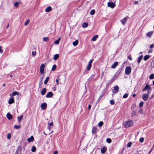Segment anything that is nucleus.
<instances>
[{"mask_svg": "<svg viewBox=\"0 0 154 154\" xmlns=\"http://www.w3.org/2000/svg\"><path fill=\"white\" fill-rule=\"evenodd\" d=\"M116 1L114 0H109V2L107 3L108 6L112 8H113L115 6V3Z\"/></svg>", "mask_w": 154, "mask_h": 154, "instance_id": "f257e3e1", "label": "nucleus"}, {"mask_svg": "<svg viewBox=\"0 0 154 154\" xmlns=\"http://www.w3.org/2000/svg\"><path fill=\"white\" fill-rule=\"evenodd\" d=\"M124 125L125 127L128 128L132 126L133 125V122L132 121H128L125 122Z\"/></svg>", "mask_w": 154, "mask_h": 154, "instance_id": "f03ea898", "label": "nucleus"}, {"mask_svg": "<svg viewBox=\"0 0 154 154\" xmlns=\"http://www.w3.org/2000/svg\"><path fill=\"white\" fill-rule=\"evenodd\" d=\"M119 88L118 85H116L113 87L112 90V92L113 94L118 93L119 91Z\"/></svg>", "mask_w": 154, "mask_h": 154, "instance_id": "7ed1b4c3", "label": "nucleus"}, {"mask_svg": "<svg viewBox=\"0 0 154 154\" xmlns=\"http://www.w3.org/2000/svg\"><path fill=\"white\" fill-rule=\"evenodd\" d=\"M131 68L130 66H127L125 69V73L127 75L129 74L131 71Z\"/></svg>", "mask_w": 154, "mask_h": 154, "instance_id": "20e7f679", "label": "nucleus"}, {"mask_svg": "<svg viewBox=\"0 0 154 154\" xmlns=\"http://www.w3.org/2000/svg\"><path fill=\"white\" fill-rule=\"evenodd\" d=\"M93 61V60H91L88 63V64L87 67V70L89 71L91 66V63Z\"/></svg>", "mask_w": 154, "mask_h": 154, "instance_id": "39448f33", "label": "nucleus"}, {"mask_svg": "<svg viewBox=\"0 0 154 154\" xmlns=\"http://www.w3.org/2000/svg\"><path fill=\"white\" fill-rule=\"evenodd\" d=\"M41 107L42 109L43 110H45L47 108V104L45 103H43L41 104Z\"/></svg>", "mask_w": 154, "mask_h": 154, "instance_id": "423d86ee", "label": "nucleus"}, {"mask_svg": "<svg viewBox=\"0 0 154 154\" xmlns=\"http://www.w3.org/2000/svg\"><path fill=\"white\" fill-rule=\"evenodd\" d=\"M45 65L44 64H42L40 67V72L41 73H44Z\"/></svg>", "mask_w": 154, "mask_h": 154, "instance_id": "0eeeda50", "label": "nucleus"}, {"mask_svg": "<svg viewBox=\"0 0 154 154\" xmlns=\"http://www.w3.org/2000/svg\"><path fill=\"white\" fill-rule=\"evenodd\" d=\"M150 87L149 85L147 84H146L144 88L143 89L142 91L143 92L147 89H150Z\"/></svg>", "mask_w": 154, "mask_h": 154, "instance_id": "6e6552de", "label": "nucleus"}, {"mask_svg": "<svg viewBox=\"0 0 154 154\" xmlns=\"http://www.w3.org/2000/svg\"><path fill=\"white\" fill-rule=\"evenodd\" d=\"M148 94H143L142 96V98L144 101H146L148 99Z\"/></svg>", "mask_w": 154, "mask_h": 154, "instance_id": "1a4fd4ad", "label": "nucleus"}, {"mask_svg": "<svg viewBox=\"0 0 154 154\" xmlns=\"http://www.w3.org/2000/svg\"><path fill=\"white\" fill-rule=\"evenodd\" d=\"M127 20V17H125L122 20H121V23L123 25H124Z\"/></svg>", "mask_w": 154, "mask_h": 154, "instance_id": "9d476101", "label": "nucleus"}, {"mask_svg": "<svg viewBox=\"0 0 154 154\" xmlns=\"http://www.w3.org/2000/svg\"><path fill=\"white\" fill-rule=\"evenodd\" d=\"M53 94L51 92H49L46 95V97L47 98H49L52 97L53 96Z\"/></svg>", "mask_w": 154, "mask_h": 154, "instance_id": "9b49d317", "label": "nucleus"}, {"mask_svg": "<svg viewBox=\"0 0 154 154\" xmlns=\"http://www.w3.org/2000/svg\"><path fill=\"white\" fill-rule=\"evenodd\" d=\"M6 116L9 120L12 119L13 117L12 116L10 113H7Z\"/></svg>", "mask_w": 154, "mask_h": 154, "instance_id": "f8f14e48", "label": "nucleus"}, {"mask_svg": "<svg viewBox=\"0 0 154 154\" xmlns=\"http://www.w3.org/2000/svg\"><path fill=\"white\" fill-rule=\"evenodd\" d=\"M118 65V62H116L112 65L111 68L112 69L115 68Z\"/></svg>", "mask_w": 154, "mask_h": 154, "instance_id": "ddd939ff", "label": "nucleus"}, {"mask_svg": "<svg viewBox=\"0 0 154 154\" xmlns=\"http://www.w3.org/2000/svg\"><path fill=\"white\" fill-rule=\"evenodd\" d=\"M34 140V138L33 136H31V137L28 138L27 139V141L29 142H31L33 141Z\"/></svg>", "mask_w": 154, "mask_h": 154, "instance_id": "4468645a", "label": "nucleus"}, {"mask_svg": "<svg viewBox=\"0 0 154 154\" xmlns=\"http://www.w3.org/2000/svg\"><path fill=\"white\" fill-rule=\"evenodd\" d=\"M106 146H104L101 150V152L102 153H104L106 150Z\"/></svg>", "mask_w": 154, "mask_h": 154, "instance_id": "2eb2a0df", "label": "nucleus"}, {"mask_svg": "<svg viewBox=\"0 0 154 154\" xmlns=\"http://www.w3.org/2000/svg\"><path fill=\"white\" fill-rule=\"evenodd\" d=\"M52 8L51 6L47 7L45 10V11L47 12H49L51 11Z\"/></svg>", "mask_w": 154, "mask_h": 154, "instance_id": "dca6fc26", "label": "nucleus"}, {"mask_svg": "<svg viewBox=\"0 0 154 154\" xmlns=\"http://www.w3.org/2000/svg\"><path fill=\"white\" fill-rule=\"evenodd\" d=\"M46 91V89L45 88H44L41 91V94L42 95H44L45 94Z\"/></svg>", "mask_w": 154, "mask_h": 154, "instance_id": "f3484780", "label": "nucleus"}, {"mask_svg": "<svg viewBox=\"0 0 154 154\" xmlns=\"http://www.w3.org/2000/svg\"><path fill=\"white\" fill-rule=\"evenodd\" d=\"M88 23L86 22H85L83 23L82 24V27L84 28H85L88 27Z\"/></svg>", "mask_w": 154, "mask_h": 154, "instance_id": "a211bd4d", "label": "nucleus"}, {"mask_svg": "<svg viewBox=\"0 0 154 154\" xmlns=\"http://www.w3.org/2000/svg\"><path fill=\"white\" fill-rule=\"evenodd\" d=\"M14 102V100L13 98L10 99L8 101V103L9 104H11Z\"/></svg>", "mask_w": 154, "mask_h": 154, "instance_id": "6ab92c4d", "label": "nucleus"}, {"mask_svg": "<svg viewBox=\"0 0 154 154\" xmlns=\"http://www.w3.org/2000/svg\"><path fill=\"white\" fill-rule=\"evenodd\" d=\"M59 55L58 54H56L54 55L53 57V59L54 60H57L59 58Z\"/></svg>", "mask_w": 154, "mask_h": 154, "instance_id": "aec40b11", "label": "nucleus"}, {"mask_svg": "<svg viewBox=\"0 0 154 154\" xmlns=\"http://www.w3.org/2000/svg\"><path fill=\"white\" fill-rule=\"evenodd\" d=\"M60 39L61 38L60 37H59L57 40L55 41L54 43L56 44H58L60 42Z\"/></svg>", "mask_w": 154, "mask_h": 154, "instance_id": "412c9836", "label": "nucleus"}, {"mask_svg": "<svg viewBox=\"0 0 154 154\" xmlns=\"http://www.w3.org/2000/svg\"><path fill=\"white\" fill-rule=\"evenodd\" d=\"M79 41L78 40H76L75 41L73 42L72 43V45L74 46H76L78 44Z\"/></svg>", "mask_w": 154, "mask_h": 154, "instance_id": "4be33fe9", "label": "nucleus"}, {"mask_svg": "<svg viewBox=\"0 0 154 154\" xmlns=\"http://www.w3.org/2000/svg\"><path fill=\"white\" fill-rule=\"evenodd\" d=\"M143 55H141L138 58V60H137V62L138 64L140 63V62L142 58H143Z\"/></svg>", "mask_w": 154, "mask_h": 154, "instance_id": "5701e85b", "label": "nucleus"}, {"mask_svg": "<svg viewBox=\"0 0 154 154\" xmlns=\"http://www.w3.org/2000/svg\"><path fill=\"white\" fill-rule=\"evenodd\" d=\"M98 35H95L94 37H93V38H92L91 41H95L96 40L97 38H98Z\"/></svg>", "mask_w": 154, "mask_h": 154, "instance_id": "b1692460", "label": "nucleus"}, {"mask_svg": "<svg viewBox=\"0 0 154 154\" xmlns=\"http://www.w3.org/2000/svg\"><path fill=\"white\" fill-rule=\"evenodd\" d=\"M23 115H21L20 116L18 117L17 119L19 122H20L23 118Z\"/></svg>", "mask_w": 154, "mask_h": 154, "instance_id": "393cba45", "label": "nucleus"}, {"mask_svg": "<svg viewBox=\"0 0 154 154\" xmlns=\"http://www.w3.org/2000/svg\"><path fill=\"white\" fill-rule=\"evenodd\" d=\"M150 57L148 55H146L143 57V60L146 61L148 59H149Z\"/></svg>", "mask_w": 154, "mask_h": 154, "instance_id": "a878e982", "label": "nucleus"}, {"mask_svg": "<svg viewBox=\"0 0 154 154\" xmlns=\"http://www.w3.org/2000/svg\"><path fill=\"white\" fill-rule=\"evenodd\" d=\"M152 33H153V32H149L148 33H147L146 35L147 36L150 37L152 36Z\"/></svg>", "mask_w": 154, "mask_h": 154, "instance_id": "bb28decb", "label": "nucleus"}, {"mask_svg": "<svg viewBox=\"0 0 154 154\" xmlns=\"http://www.w3.org/2000/svg\"><path fill=\"white\" fill-rule=\"evenodd\" d=\"M97 131V128L95 127H93L92 128V132L93 133H95Z\"/></svg>", "mask_w": 154, "mask_h": 154, "instance_id": "cd10ccee", "label": "nucleus"}, {"mask_svg": "<svg viewBox=\"0 0 154 154\" xmlns=\"http://www.w3.org/2000/svg\"><path fill=\"white\" fill-rule=\"evenodd\" d=\"M49 79V78L48 77H47L46 78V79L44 81V84H47V83H48V81Z\"/></svg>", "mask_w": 154, "mask_h": 154, "instance_id": "c85d7f7f", "label": "nucleus"}, {"mask_svg": "<svg viewBox=\"0 0 154 154\" xmlns=\"http://www.w3.org/2000/svg\"><path fill=\"white\" fill-rule=\"evenodd\" d=\"M20 127L21 126L20 125H15L14 126V128L16 129H19L20 128Z\"/></svg>", "mask_w": 154, "mask_h": 154, "instance_id": "c756f323", "label": "nucleus"}, {"mask_svg": "<svg viewBox=\"0 0 154 154\" xmlns=\"http://www.w3.org/2000/svg\"><path fill=\"white\" fill-rule=\"evenodd\" d=\"M19 94V93L17 91H14L13 92L12 94L13 96L17 95Z\"/></svg>", "mask_w": 154, "mask_h": 154, "instance_id": "7c9ffc66", "label": "nucleus"}, {"mask_svg": "<svg viewBox=\"0 0 154 154\" xmlns=\"http://www.w3.org/2000/svg\"><path fill=\"white\" fill-rule=\"evenodd\" d=\"M30 22V21L28 19L26 21L25 23H24V25L26 26H27L28 24Z\"/></svg>", "mask_w": 154, "mask_h": 154, "instance_id": "2f4dec72", "label": "nucleus"}, {"mask_svg": "<svg viewBox=\"0 0 154 154\" xmlns=\"http://www.w3.org/2000/svg\"><path fill=\"white\" fill-rule=\"evenodd\" d=\"M95 13V11L94 10H92L90 12V14L91 15H93Z\"/></svg>", "mask_w": 154, "mask_h": 154, "instance_id": "473e14b6", "label": "nucleus"}, {"mask_svg": "<svg viewBox=\"0 0 154 154\" xmlns=\"http://www.w3.org/2000/svg\"><path fill=\"white\" fill-rule=\"evenodd\" d=\"M21 149V147L20 146H18V147L17 148V150L16 151L15 153H16V154H17V153H18L19 150Z\"/></svg>", "mask_w": 154, "mask_h": 154, "instance_id": "72a5a7b5", "label": "nucleus"}, {"mask_svg": "<svg viewBox=\"0 0 154 154\" xmlns=\"http://www.w3.org/2000/svg\"><path fill=\"white\" fill-rule=\"evenodd\" d=\"M103 122L102 121H101L100 122H99L98 124V125L100 127H101L103 125Z\"/></svg>", "mask_w": 154, "mask_h": 154, "instance_id": "f704fd0d", "label": "nucleus"}, {"mask_svg": "<svg viewBox=\"0 0 154 154\" xmlns=\"http://www.w3.org/2000/svg\"><path fill=\"white\" fill-rule=\"evenodd\" d=\"M56 68V66L55 65H54L51 69V70L52 71H54Z\"/></svg>", "mask_w": 154, "mask_h": 154, "instance_id": "c9c22d12", "label": "nucleus"}, {"mask_svg": "<svg viewBox=\"0 0 154 154\" xmlns=\"http://www.w3.org/2000/svg\"><path fill=\"white\" fill-rule=\"evenodd\" d=\"M106 141L108 143H110L111 142L112 140L110 138H107L106 139Z\"/></svg>", "mask_w": 154, "mask_h": 154, "instance_id": "e433bc0d", "label": "nucleus"}, {"mask_svg": "<svg viewBox=\"0 0 154 154\" xmlns=\"http://www.w3.org/2000/svg\"><path fill=\"white\" fill-rule=\"evenodd\" d=\"M49 38L48 37H45L43 38V40L44 42H46L48 40Z\"/></svg>", "mask_w": 154, "mask_h": 154, "instance_id": "4c0bfd02", "label": "nucleus"}, {"mask_svg": "<svg viewBox=\"0 0 154 154\" xmlns=\"http://www.w3.org/2000/svg\"><path fill=\"white\" fill-rule=\"evenodd\" d=\"M115 102L114 100H110V103L111 105H114Z\"/></svg>", "mask_w": 154, "mask_h": 154, "instance_id": "58836bf2", "label": "nucleus"}, {"mask_svg": "<svg viewBox=\"0 0 154 154\" xmlns=\"http://www.w3.org/2000/svg\"><path fill=\"white\" fill-rule=\"evenodd\" d=\"M19 2H15V3L14 4V6L15 7H17L18 6L19 4Z\"/></svg>", "mask_w": 154, "mask_h": 154, "instance_id": "ea45409f", "label": "nucleus"}, {"mask_svg": "<svg viewBox=\"0 0 154 154\" xmlns=\"http://www.w3.org/2000/svg\"><path fill=\"white\" fill-rule=\"evenodd\" d=\"M31 151L32 152H35L36 151V148L35 146H33L31 149Z\"/></svg>", "mask_w": 154, "mask_h": 154, "instance_id": "a19ab883", "label": "nucleus"}, {"mask_svg": "<svg viewBox=\"0 0 154 154\" xmlns=\"http://www.w3.org/2000/svg\"><path fill=\"white\" fill-rule=\"evenodd\" d=\"M154 74H152L150 75V76L149 77V78L150 79H152L154 78Z\"/></svg>", "mask_w": 154, "mask_h": 154, "instance_id": "79ce46f5", "label": "nucleus"}, {"mask_svg": "<svg viewBox=\"0 0 154 154\" xmlns=\"http://www.w3.org/2000/svg\"><path fill=\"white\" fill-rule=\"evenodd\" d=\"M144 139L143 137H141L140 138L139 140V141L141 143H142L144 141Z\"/></svg>", "mask_w": 154, "mask_h": 154, "instance_id": "37998d69", "label": "nucleus"}, {"mask_svg": "<svg viewBox=\"0 0 154 154\" xmlns=\"http://www.w3.org/2000/svg\"><path fill=\"white\" fill-rule=\"evenodd\" d=\"M36 52L35 51H32V56H35L36 55Z\"/></svg>", "mask_w": 154, "mask_h": 154, "instance_id": "c03bdc74", "label": "nucleus"}, {"mask_svg": "<svg viewBox=\"0 0 154 154\" xmlns=\"http://www.w3.org/2000/svg\"><path fill=\"white\" fill-rule=\"evenodd\" d=\"M151 65L152 66L154 67V59L152 60L151 63Z\"/></svg>", "mask_w": 154, "mask_h": 154, "instance_id": "a18cd8bd", "label": "nucleus"}, {"mask_svg": "<svg viewBox=\"0 0 154 154\" xmlns=\"http://www.w3.org/2000/svg\"><path fill=\"white\" fill-rule=\"evenodd\" d=\"M7 138L8 139H10L11 138V134L10 133L8 134L7 135Z\"/></svg>", "mask_w": 154, "mask_h": 154, "instance_id": "49530a36", "label": "nucleus"}, {"mask_svg": "<svg viewBox=\"0 0 154 154\" xmlns=\"http://www.w3.org/2000/svg\"><path fill=\"white\" fill-rule=\"evenodd\" d=\"M128 96V94H125L123 96V98H127Z\"/></svg>", "mask_w": 154, "mask_h": 154, "instance_id": "de8ad7c7", "label": "nucleus"}, {"mask_svg": "<svg viewBox=\"0 0 154 154\" xmlns=\"http://www.w3.org/2000/svg\"><path fill=\"white\" fill-rule=\"evenodd\" d=\"M143 102H141L139 104V106L140 107H142L143 105Z\"/></svg>", "mask_w": 154, "mask_h": 154, "instance_id": "09e8293b", "label": "nucleus"}, {"mask_svg": "<svg viewBox=\"0 0 154 154\" xmlns=\"http://www.w3.org/2000/svg\"><path fill=\"white\" fill-rule=\"evenodd\" d=\"M151 92V89H149L148 90V91H147V94H148V95H149V94Z\"/></svg>", "mask_w": 154, "mask_h": 154, "instance_id": "8fccbe9b", "label": "nucleus"}, {"mask_svg": "<svg viewBox=\"0 0 154 154\" xmlns=\"http://www.w3.org/2000/svg\"><path fill=\"white\" fill-rule=\"evenodd\" d=\"M131 146V143H129L128 144L127 146L128 147H130Z\"/></svg>", "mask_w": 154, "mask_h": 154, "instance_id": "3c124183", "label": "nucleus"}, {"mask_svg": "<svg viewBox=\"0 0 154 154\" xmlns=\"http://www.w3.org/2000/svg\"><path fill=\"white\" fill-rule=\"evenodd\" d=\"M3 52V51L2 49V47L0 46V53H2Z\"/></svg>", "mask_w": 154, "mask_h": 154, "instance_id": "603ef678", "label": "nucleus"}, {"mask_svg": "<svg viewBox=\"0 0 154 154\" xmlns=\"http://www.w3.org/2000/svg\"><path fill=\"white\" fill-rule=\"evenodd\" d=\"M48 124L49 125V126H53V122H51L50 124L49 123H48Z\"/></svg>", "mask_w": 154, "mask_h": 154, "instance_id": "864d4df0", "label": "nucleus"}, {"mask_svg": "<svg viewBox=\"0 0 154 154\" xmlns=\"http://www.w3.org/2000/svg\"><path fill=\"white\" fill-rule=\"evenodd\" d=\"M154 47V45L153 44H152L150 45V48H152Z\"/></svg>", "mask_w": 154, "mask_h": 154, "instance_id": "5fc2aeb1", "label": "nucleus"}, {"mask_svg": "<svg viewBox=\"0 0 154 154\" xmlns=\"http://www.w3.org/2000/svg\"><path fill=\"white\" fill-rule=\"evenodd\" d=\"M51 128V127L50 126L48 125V128L49 130H50V129Z\"/></svg>", "mask_w": 154, "mask_h": 154, "instance_id": "6e6d98bb", "label": "nucleus"}, {"mask_svg": "<svg viewBox=\"0 0 154 154\" xmlns=\"http://www.w3.org/2000/svg\"><path fill=\"white\" fill-rule=\"evenodd\" d=\"M91 105H89L88 106V109L89 110H90L91 108Z\"/></svg>", "mask_w": 154, "mask_h": 154, "instance_id": "4d7b16f0", "label": "nucleus"}, {"mask_svg": "<svg viewBox=\"0 0 154 154\" xmlns=\"http://www.w3.org/2000/svg\"><path fill=\"white\" fill-rule=\"evenodd\" d=\"M53 154H58V152L57 151H55L54 152Z\"/></svg>", "mask_w": 154, "mask_h": 154, "instance_id": "13d9d810", "label": "nucleus"}, {"mask_svg": "<svg viewBox=\"0 0 154 154\" xmlns=\"http://www.w3.org/2000/svg\"><path fill=\"white\" fill-rule=\"evenodd\" d=\"M103 97V95H100L99 97V100H100L102 97Z\"/></svg>", "mask_w": 154, "mask_h": 154, "instance_id": "bf43d9fd", "label": "nucleus"}, {"mask_svg": "<svg viewBox=\"0 0 154 154\" xmlns=\"http://www.w3.org/2000/svg\"><path fill=\"white\" fill-rule=\"evenodd\" d=\"M138 4V2L137 1H135L134 2V4L135 5H137Z\"/></svg>", "mask_w": 154, "mask_h": 154, "instance_id": "052dcab7", "label": "nucleus"}, {"mask_svg": "<svg viewBox=\"0 0 154 154\" xmlns=\"http://www.w3.org/2000/svg\"><path fill=\"white\" fill-rule=\"evenodd\" d=\"M56 82L57 83V85H58V80L57 79H56Z\"/></svg>", "mask_w": 154, "mask_h": 154, "instance_id": "680f3d73", "label": "nucleus"}, {"mask_svg": "<svg viewBox=\"0 0 154 154\" xmlns=\"http://www.w3.org/2000/svg\"><path fill=\"white\" fill-rule=\"evenodd\" d=\"M132 96L133 97H134L136 96V94H133L132 95Z\"/></svg>", "mask_w": 154, "mask_h": 154, "instance_id": "e2e57ef3", "label": "nucleus"}, {"mask_svg": "<svg viewBox=\"0 0 154 154\" xmlns=\"http://www.w3.org/2000/svg\"><path fill=\"white\" fill-rule=\"evenodd\" d=\"M152 149H151L150 150V151H149V154H150L151 153V152H152Z\"/></svg>", "mask_w": 154, "mask_h": 154, "instance_id": "0e129e2a", "label": "nucleus"}, {"mask_svg": "<svg viewBox=\"0 0 154 154\" xmlns=\"http://www.w3.org/2000/svg\"><path fill=\"white\" fill-rule=\"evenodd\" d=\"M128 58L130 60H131L132 59V58L130 57H128Z\"/></svg>", "mask_w": 154, "mask_h": 154, "instance_id": "69168bd1", "label": "nucleus"}, {"mask_svg": "<svg viewBox=\"0 0 154 154\" xmlns=\"http://www.w3.org/2000/svg\"><path fill=\"white\" fill-rule=\"evenodd\" d=\"M152 52V51L151 50H149L148 52V53H151V52Z\"/></svg>", "mask_w": 154, "mask_h": 154, "instance_id": "338daca9", "label": "nucleus"}, {"mask_svg": "<svg viewBox=\"0 0 154 154\" xmlns=\"http://www.w3.org/2000/svg\"><path fill=\"white\" fill-rule=\"evenodd\" d=\"M3 86H4V87L5 86V83L3 84Z\"/></svg>", "mask_w": 154, "mask_h": 154, "instance_id": "774afa93", "label": "nucleus"}]
</instances>
